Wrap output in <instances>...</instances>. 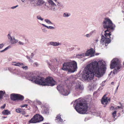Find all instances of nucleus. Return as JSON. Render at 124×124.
<instances>
[{
	"mask_svg": "<svg viewBox=\"0 0 124 124\" xmlns=\"http://www.w3.org/2000/svg\"><path fill=\"white\" fill-rule=\"evenodd\" d=\"M19 44L20 45H23V42H21L20 41L19 42Z\"/></svg>",
	"mask_w": 124,
	"mask_h": 124,
	"instance_id": "43",
	"label": "nucleus"
},
{
	"mask_svg": "<svg viewBox=\"0 0 124 124\" xmlns=\"http://www.w3.org/2000/svg\"><path fill=\"white\" fill-rule=\"evenodd\" d=\"M63 16L65 17H68L69 16L68 14L67 13H64L63 14Z\"/></svg>",
	"mask_w": 124,
	"mask_h": 124,
	"instance_id": "33",
	"label": "nucleus"
},
{
	"mask_svg": "<svg viewBox=\"0 0 124 124\" xmlns=\"http://www.w3.org/2000/svg\"><path fill=\"white\" fill-rule=\"evenodd\" d=\"M94 53L93 49L92 48L87 51L85 54V55L86 56H88L90 55L93 54Z\"/></svg>",
	"mask_w": 124,
	"mask_h": 124,
	"instance_id": "15",
	"label": "nucleus"
},
{
	"mask_svg": "<svg viewBox=\"0 0 124 124\" xmlns=\"http://www.w3.org/2000/svg\"><path fill=\"white\" fill-rule=\"evenodd\" d=\"M3 46V44H0V49Z\"/></svg>",
	"mask_w": 124,
	"mask_h": 124,
	"instance_id": "38",
	"label": "nucleus"
},
{
	"mask_svg": "<svg viewBox=\"0 0 124 124\" xmlns=\"http://www.w3.org/2000/svg\"><path fill=\"white\" fill-rule=\"evenodd\" d=\"M115 108L113 106H111L110 108V109L111 110H115Z\"/></svg>",
	"mask_w": 124,
	"mask_h": 124,
	"instance_id": "37",
	"label": "nucleus"
},
{
	"mask_svg": "<svg viewBox=\"0 0 124 124\" xmlns=\"http://www.w3.org/2000/svg\"><path fill=\"white\" fill-rule=\"evenodd\" d=\"M97 41H98V40H96V42H97Z\"/></svg>",
	"mask_w": 124,
	"mask_h": 124,
	"instance_id": "52",
	"label": "nucleus"
},
{
	"mask_svg": "<svg viewBox=\"0 0 124 124\" xmlns=\"http://www.w3.org/2000/svg\"><path fill=\"white\" fill-rule=\"evenodd\" d=\"M28 105L27 104H25L22 105H21L20 106V107L22 108L24 107H25L26 108H27V106H28Z\"/></svg>",
	"mask_w": 124,
	"mask_h": 124,
	"instance_id": "32",
	"label": "nucleus"
},
{
	"mask_svg": "<svg viewBox=\"0 0 124 124\" xmlns=\"http://www.w3.org/2000/svg\"><path fill=\"white\" fill-rule=\"evenodd\" d=\"M103 25L104 28L107 29L104 31L105 36L106 37H110L111 35L110 30L114 29V25L112 21L108 18H105L103 23Z\"/></svg>",
	"mask_w": 124,
	"mask_h": 124,
	"instance_id": "4",
	"label": "nucleus"
},
{
	"mask_svg": "<svg viewBox=\"0 0 124 124\" xmlns=\"http://www.w3.org/2000/svg\"><path fill=\"white\" fill-rule=\"evenodd\" d=\"M100 63L99 65L98 62L95 61L87 65L82 76L83 78L85 80H89L93 79L94 75L98 78L101 77L106 68L104 64L102 62Z\"/></svg>",
	"mask_w": 124,
	"mask_h": 124,
	"instance_id": "1",
	"label": "nucleus"
},
{
	"mask_svg": "<svg viewBox=\"0 0 124 124\" xmlns=\"http://www.w3.org/2000/svg\"><path fill=\"white\" fill-rule=\"evenodd\" d=\"M23 2H24L25 0H21Z\"/></svg>",
	"mask_w": 124,
	"mask_h": 124,
	"instance_id": "49",
	"label": "nucleus"
},
{
	"mask_svg": "<svg viewBox=\"0 0 124 124\" xmlns=\"http://www.w3.org/2000/svg\"><path fill=\"white\" fill-rule=\"evenodd\" d=\"M6 106V104H4L3 106H1L0 107V108L1 109H4L5 108V107Z\"/></svg>",
	"mask_w": 124,
	"mask_h": 124,
	"instance_id": "36",
	"label": "nucleus"
},
{
	"mask_svg": "<svg viewBox=\"0 0 124 124\" xmlns=\"http://www.w3.org/2000/svg\"><path fill=\"white\" fill-rule=\"evenodd\" d=\"M75 90H76L80 91L83 90L84 89V87L81 83H78L75 86Z\"/></svg>",
	"mask_w": 124,
	"mask_h": 124,
	"instance_id": "10",
	"label": "nucleus"
},
{
	"mask_svg": "<svg viewBox=\"0 0 124 124\" xmlns=\"http://www.w3.org/2000/svg\"><path fill=\"white\" fill-rule=\"evenodd\" d=\"M8 39H9L11 43L12 44L18 42V40H16L14 38H12L9 34H8Z\"/></svg>",
	"mask_w": 124,
	"mask_h": 124,
	"instance_id": "12",
	"label": "nucleus"
},
{
	"mask_svg": "<svg viewBox=\"0 0 124 124\" xmlns=\"http://www.w3.org/2000/svg\"><path fill=\"white\" fill-rule=\"evenodd\" d=\"M48 2L50 4L53 6L56 5L51 0H49Z\"/></svg>",
	"mask_w": 124,
	"mask_h": 124,
	"instance_id": "28",
	"label": "nucleus"
},
{
	"mask_svg": "<svg viewBox=\"0 0 124 124\" xmlns=\"http://www.w3.org/2000/svg\"><path fill=\"white\" fill-rule=\"evenodd\" d=\"M31 81L36 84L43 86H53L56 84V82L52 77H49L46 79L39 76L37 77L33 76Z\"/></svg>",
	"mask_w": 124,
	"mask_h": 124,
	"instance_id": "2",
	"label": "nucleus"
},
{
	"mask_svg": "<svg viewBox=\"0 0 124 124\" xmlns=\"http://www.w3.org/2000/svg\"><path fill=\"white\" fill-rule=\"evenodd\" d=\"M119 83H120L119 82V83H118V86H117V87H116V90H118V87H119Z\"/></svg>",
	"mask_w": 124,
	"mask_h": 124,
	"instance_id": "44",
	"label": "nucleus"
},
{
	"mask_svg": "<svg viewBox=\"0 0 124 124\" xmlns=\"http://www.w3.org/2000/svg\"><path fill=\"white\" fill-rule=\"evenodd\" d=\"M110 39L109 38H105L103 36H101V42L102 45L104 44L109 43H110Z\"/></svg>",
	"mask_w": 124,
	"mask_h": 124,
	"instance_id": "8",
	"label": "nucleus"
},
{
	"mask_svg": "<svg viewBox=\"0 0 124 124\" xmlns=\"http://www.w3.org/2000/svg\"><path fill=\"white\" fill-rule=\"evenodd\" d=\"M22 109L21 108H17L16 109V111L17 113H21Z\"/></svg>",
	"mask_w": 124,
	"mask_h": 124,
	"instance_id": "27",
	"label": "nucleus"
},
{
	"mask_svg": "<svg viewBox=\"0 0 124 124\" xmlns=\"http://www.w3.org/2000/svg\"><path fill=\"white\" fill-rule=\"evenodd\" d=\"M10 98L13 101L17 100V94L12 93L10 95Z\"/></svg>",
	"mask_w": 124,
	"mask_h": 124,
	"instance_id": "13",
	"label": "nucleus"
},
{
	"mask_svg": "<svg viewBox=\"0 0 124 124\" xmlns=\"http://www.w3.org/2000/svg\"><path fill=\"white\" fill-rule=\"evenodd\" d=\"M45 21L48 24H52V23L51 22V21L48 19H45Z\"/></svg>",
	"mask_w": 124,
	"mask_h": 124,
	"instance_id": "30",
	"label": "nucleus"
},
{
	"mask_svg": "<svg viewBox=\"0 0 124 124\" xmlns=\"http://www.w3.org/2000/svg\"><path fill=\"white\" fill-rule=\"evenodd\" d=\"M24 97L20 94H17V100H19L21 101H22L24 99Z\"/></svg>",
	"mask_w": 124,
	"mask_h": 124,
	"instance_id": "17",
	"label": "nucleus"
},
{
	"mask_svg": "<svg viewBox=\"0 0 124 124\" xmlns=\"http://www.w3.org/2000/svg\"><path fill=\"white\" fill-rule=\"evenodd\" d=\"M44 3V2L42 0H38L37 4V5H41Z\"/></svg>",
	"mask_w": 124,
	"mask_h": 124,
	"instance_id": "19",
	"label": "nucleus"
},
{
	"mask_svg": "<svg viewBox=\"0 0 124 124\" xmlns=\"http://www.w3.org/2000/svg\"><path fill=\"white\" fill-rule=\"evenodd\" d=\"M2 114L4 115H8V110H4L2 112Z\"/></svg>",
	"mask_w": 124,
	"mask_h": 124,
	"instance_id": "25",
	"label": "nucleus"
},
{
	"mask_svg": "<svg viewBox=\"0 0 124 124\" xmlns=\"http://www.w3.org/2000/svg\"><path fill=\"white\" fill-rule=\"evenodd\" d=\"M105 95H104L102 97L101 101V103L104 104H107L108 103V99L107 97H105Z\"/></svg>",
	"mask_w": 124,
	"mask_h": 124,
	"instance_id": "14",
	"label": "nucleus"
},
{
	"mask_svg": "<svg viewBox=\"0 0 124 124\" xmlns=\"http://www.w3.org/2000/svg\"><path fill=\"white\" fill-rule=\"evenodd\" d=\"M5 93V92H3L2 91H0V100L2 98Z\"/></svg>",
	"mask_w": 124,
	"mask_h": 124,
	"instance_id": "22",
	"label": "nucleus"
},
{
	"mask_svg": "<svg viewBox=\"0 0 124 124\" xmlns=\"http://www.w3.org/2000/svg\"><path fill=\"white\" fill-rule=\"evenodd\" d=\"M36 102L37 104H38L40 105H41L42 103L40 101H37Z\"/></svg>",
	"mask_w": 124,
	"mask_h": 124,
	"instance_id": "35",
	"label": "nucleus"
},
{
	"mask_svg": "<svg viewBox=\"0 0 124 124\" xmlns=\"http://www.w3.org/2000/svg\"><path fill=\"white\" fill-rule=\"evenodd\" d=\"M61 115L60 114L57 115L56 117L55 121L59 124H62L63 123V121L61 117Z\"/></svg>",
	"mask_w": 124,
	"mask_h": 124,
	"instance_id": "9",
	"label": "nucleus"
},
{
	"mask_svg": "<svg viewBox=\"0 0 124 124\" xmlns=\"http://www.w3.org/2000/svg\"><path fill=\"white\" fill-rule=\"evenodd\" d=\"M20 113L22 114H23V115H24V114H25V112L24 111H22V113Z\"/></svg>",
	"mask_w": 124,
	"mask_h": 124,
	"instance_id": "42",
	"label": "nucleus"
},
{
	"mask_svg": "<svg viewBox=\"0 0 124 124\" xmlns=\"http://www.w3.org/2000/svg\"><path fill=\"white\" fill-rule=\"evenodd\" d=\"M43 113H44L47 114L49 113L48 109L46 107H44L43 109Z\"/></svg>",
	"mask_w": 124,
	"mask_h": 124,
	"instance_id": "18",
	"label": "nucleus"
},
{
	"mask_svg": "<svg viewBox=\"0 0 124 124\" xmlns=\"http://www.w3.org/2000/svg\"><path fill=\"white\" fill-rule=\"evenodd\" d=\"M34 116H35V118H35L37 122L42 121L43 120V117L39 114H37L35 115Z\"/></svg>",
	"mask_w": 124,
	"mask_h": 124,
	"instance_id": "11",
	"label": "nucleus"
},
{
	"mask_svg": "<svg viewBox=\"0 0 124 124\" xmlns=\"http://www.w3.org/2000/svg\"><path fill=\"white\" fill-rule=\"evenodd\" d=\"M34 64L36 66H38V63L37 62H34Z\"/></svg>",
	"mask_w": 124,
	"mask_h": 124,
	"instance_id": "39",
	"label": "nucleus"
},
{
	"mask_svg": "<svg viewBox=\"0 0 124 124\" xmlns=\"http://www.w3.org/2000/svg\"><path fill=\"white\" fill-rule=\"evenodd\" d=\"M123 65L124 66V62L123 64Z\"/></svg>",
	"mask_w": 124,
	"mask_h": 124,
	"instance_id": "53",
	"label": "nucleus"
},
{
	"mask_svg": "<svg viewBox=\"0 0 124 124\" xmlns=\"http://www.w3.org/2000/svg\"><path fill=\"white\" fill-rule=\"evenodd\" d=\"M42 25L44 26L45 27H46L48 29H54V28L53 27H52V26H46V25H45L44 24H42Z\"/></svg>",
	"mask_w": 124,
	"mask_h": 124,
	"instance_id": "24",
	"label": "nucleus"
},
{
	"mask_svg": "<svg viewBox=\"0 0 124 124\" xmlns=\"http://www.w3.org/2000/svg\"><path fill=\"white\" fill-rule=\"evenodd\" d=\"M9 114H10V112L9 111H8V115Z\"/></svg>",
	"mask_w": 124,
	"mask_h": 124,
	"instance_id": "51",
	"label": "nucleus"
},
{
	"mask_svg": "<svg viewBox=\"0 0 124 124\" xmlns=\"http://www.w3.org/2000/svg\"><path fill=\"white\" fill-rule=\"evenodd\" d=\"M75 108L77 111L80 114H85L88 109L86 102L83 99H78L76 102Z\"/></svg>",
	"mask_w": 124,
	"mask_h": 124,
	"instance_id": "3",
	"label": "nucleus"
},
{
	"mask_svg": "<svg viewBox=\"0 0 124 124\" xmlns=\"http://www.w3.org/2000/svg\"><path fill=\"white\" fill-rule=\"evenodd\" d=\"M110 101V99H108V101Z\"/></svg>",
	"mask_w": 124,
	"mask_h": 124,
	"instance_id": "45",
	"label": "nucleus"
},
{
	"mask_svg": "<svg viewBox=\"0 0 124 124\" xmlns=\"http://www.w3.org/2000/svg\"><path fill=\"white\" fill-rule=\"evenodd\" d=\"M37 18L39 20H40L41 21H42L43 20V19L42 18L41 16H37Z\"/></svg>",
	"mask_w": 124,
	"mask_h": 124,
	"instance_id": "31",
	"label": "nucleus"
},
{
	"mask_svg": "<svg viewBox=\"0 0 124 124\" xmlns=\"http://www.w3.org/2000/svg\"><path fill=\"white\" fill-rule=\"evenodd\" d=\"M121 67V64L118 59L114 58L111 61L110 68L111 69L116 68L113 70V73L114 74H116L119 71V70L120 69Z\"/></svg>",
	"mask_w": 124,
	"mask_h": 124,
	"instance_id": "6",
	"label": "nucleus"
},
{
	"mask_svg": "<svg viewBox=\"0 0 124 124\" xmlns=\"http://www.w3.org/2000/svg\"><path fill=\"white\" fill-rule=\"evenodd\" d=\"M77 62L75 61L65 62L63 64L62 69L71 72H74L77 69Z\"/></svg>",
	"mask_w": 124,
	"mask_h": 124,
	"instance_id": "5",
	"label": "nucleus"
},
{
	"mask_svg": "<svg viewBox=\"0 0 124 124\" xmlns=\"http://www.w3.org/2000/svg\"><path fill=\"white\" fill-rule=\"evenodd\" d=\"M20 67L22 68L23 70H26L28 69V66H25L24 65L23 63L22 66H22H20Z\"/></svg>",
	"mask_w": 124,
	"mask_h": 124,
	"instance_id": "23",
	"label": "nucleus"
},
{
	"mask_svg": "<svg viewBox=\"0 0 124 124\" xmlns=\"http://www.w3.org/2000/svg\"><path fill=\"white\" fill-rule=\"evenodd\" d=\"M10 47H11L10 46H8V48H10Z\"/></svg>",
	"mask_w": 124,
	"mask_h": 124,
	"instance_id": "50",
	"label": "nucleus"
},
{
	"mask_svg": "<svg viewBox=\"0 0 124 124\" xmlns=\"http://www.w3.org/2000/svg\"><path fill=\"white\" fill-rule=\"evenodd\" d=\"M120 108V107L119 106H118L117 107H116V108H115V109H117L118 108Z\"/></svg>",
	"mask_w": 124,
	"mask_h": 124,
	"instance_id": "41",
	"label": "nucleus"
},
{
	"mask_svg": "<svg viewBox=\"0 0 124 124\" xmlns=\"http://www.w3.org/2000/svg\"><path fill=\"white\" fill-rule=\"evenodd\" d=\"M13 62L14 63H15V64H13V65L14 66H19L20 67V66H22V65H23L22 63H20L19 62L16 63V62Z\"/></svg>",
	"mask_w": 124,
	"mask_h": 124,
	"instance_id": "20",
	"label": "nucleus"
},
{
	"mask_svg": "<svg viewBox=\"0 0 124 124\" xmlns=\"http://www.w3.org/2000/svg\"><path fill=\"white\" fill-rule=\"evenodd\" d=\"M114 82H112L111 83V84H112V85H113L114 84Z\"/></svg>",
	"mask_w": 124,
	"mask_h": 124,
	"instance_id": "48",
	"label": "nucleus"
},
{
	"mask_svg": "<svg viewBox=\"0 0 124 124\" xmlns=\"http://www.w3.org/2000/svg\"><path fill=\"white\" fill-rule=\"evenodd\" d=\"M34 116L29 121V122L30 123H37V121L35 118V116Z\"/></svg>",
	"mask_w": 124,
	"mask_h": 124,
	"instance_id": "16",
	"label": "nucleus"
},
{
	"mask_svg": "<svg viewBox=\"0 0 124 124\" xmlns=\"http://www.w3.org/2000/svg\"><path fill=\"white\" fill-rule=\"evenodd\" d=\"M50 44L54 46H57L59 45V43H57L56 42H50Z\"/></svg>",
	"mask_w": 124,
	"mask_h": 124,
	"instance_id": "21",
	"label": "nucleus"
},
{
	"mask_svg": "<svg viewBox=\"0 0 124 124\" xmlns=\"http://www.w3.org/2000/svg\"><path fill=\"white\" fill-rule=\"evenodd\" d=\"M116 111H115L113 112V113L112 114L113 115V116L114 118H115L116 116Z\"/></svg>",
	"mask_w": 124,
	"mask_h": 124,
	"instance_id": "26",
	"label": "nucleus"
},
{
	"mask_svg": "<svg viewBox=\"0 0 124 124\" xmlns=\"http://www.w3.org/2000/svg\"><path fill=\"white\" fill-rule=\"evenodd\" d=\"M2 118H6L7 117V116L5 117V116H2Z\"/></svg>",
	"mask_w": 124,
	"mask_h": 124,
	"instance_id": "46",
	"label": "nucleus"
},
{
	"mask_svg": "<svg viewBox=\"0 0 124 124\" xmlns=\"http://www.w3.org/2000/svg\"><path fill=\"white\" fill-rule=\"evenodd\" d=\"M57 88L58 90L61 91L62 94L64 95H67L70 93L68 89H62L61 85H58L57 86Z\"/></svg>",
	"mask_w": 124,
	"mask_h": 124,
	"instance_id": "7",
	"label": "nucleus"
},
{
	"mask_svg": "<svg viewBox=\"0 0 124 124\" xmlns=\"http://www.w3.org/2000/svg\"><path fill=\"white\" fill-rule=\"evenodd\" d=\"M85 54L84 53H82L80 54H79L77 56L79 58H82L85 56Z\"/></svg>",
	"mask_w": 124,
	"mask_h": 124,
	"instance_id": "29",
	"label": "nucleus"
},
{
	"mask_svg": "<svg viewBox=\"0 0 124 124\" xmlns=\"http://www.w3.org/2000/svg\"><path fill=\"white\" fill-rule=\"evenodd\" d=\"M86 36L87 37H89V35L88 34H87L86 35Z\"/></svg>",
	"mask_w": 124,
	"mask_h": 124,
	"instance_id": "47",
	"label": "nucleus"
},
{
	"mask_svg": "<svg viewBox=\"0 0 124 124\" xmlns=\"http://www.w3.org/2000/svg\"><path fill=\"white\" fill-rule=\"evenodd\" d=\"M18 6V5H16V6H14L11 8L13 9H14L16 8V7Z\"/></svg>",
	"mask_w": 124,
	"mask_h": 124,
	"instance_id": "40",
	"label": "nucleus"
},
{
	"mask_svg": "<svg viewBox=\"0 0 124 124\" xmlns=\"http://www.w3.org/2000/svg\"><path fill=\"white\" fill-rule=\"evenodd\" d=\"M7 49H8V47H7L4 49L2 51H0V52H4V51H6V50H7Z\"/></svg>",
	"mask_w": 124,
	"mask_h": 124,
	"instance_id": "34",
	"label": "nucleus"
}]
</instances>
